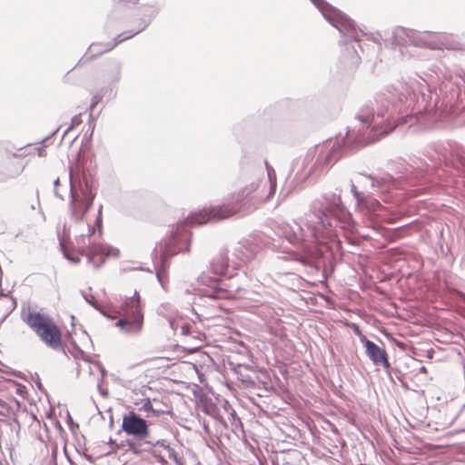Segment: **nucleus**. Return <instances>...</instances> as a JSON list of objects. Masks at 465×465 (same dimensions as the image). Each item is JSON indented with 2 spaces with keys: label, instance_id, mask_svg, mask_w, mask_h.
Instances as JSON below:
<instances>
[{
  "label": "nucleus",
  "instance_id": "obj_19",
  "mask_svg": "<svg viewBox=\"0 0 465 465\" xmlns=\"http://www.w3.org/2000/svg\"><path fill=\"white\" fill-rule=\"evenodd\" d=\"M121 78V66L119 64H114L105 74V80L110 84H116Z\"/></svg>",
  "mask_w": 465,
  "mask_h": 465
},
{
  "label": "nucleus",
  "instance_id": "obj_16",
  "mask_svg": "<svg viewBox=\"0 0 465 465\" xmlns=\"http://www.w3.org/2000/svg\"><path fill=\"white\" fill-rule=\"evenodd\" d=\"M147 26V24L144 23L143 26H141L140 28H138L137 30L135 31H129V32H124V33H122L120 35H118L114 40V43L111 44H107L106 45V47L104 49V50H101V51H97L98 54H103L104 52H107L109 50H112L114 47H115L117 45L123 43L124 41L127 40V39H130L132 38L133 36H134L135 35H137L138 33H140L141 31H143L145 27Z\"/></svg>",
  "mask_w": 465,
  "mask_h": 465
},
{
  "label": "nucleus",
  "instance_id": "obj_22",
  "mask_svg": "<svg viewBox=\"0 0 465 465\" xmlns=\"http://www.w3.org/2000/svg\"><path fill=\"white\" fill-rule=\"evenodd\" d=\"M273 309L268 305H262L259 308L258 314L263 319L268 320L273 316Z\"/></svg>",
  "mask_w": 465,
  "mask_h": 465
},
{
  "label": "nucleus",
  "instance_id": "obj_10",
  "mask_svg": "<svg viewBox=\"0 0 465 465\" xmlns=\"http://www.w3.org/2000/svg\"><path fill=\"white\" fill-rule=\"evenodd\" d=\"M351 191L356 200L358 211L369 216V221H372L373 217L380 215V211L382 209V206L379 201L369 195L370 192L359 191L358 187L353 183H351Z\"/></svg>",
  "mask_w": 465,
  "mask_h": 465
},
{
  "label": "nucleus",
  "instance_id": "obj_40",
  "mask_svg": "<svg viewBox=\"0 0 465 465\" xmlns=\"http://www.w3.org/2000/svg\"><path fill=\"white\" fill-rule=\"evenodd\" d=\"M215 306L222 308V305L220 303L214 304Z\"/></svg>",
  "mask_w": 465,
  "mask_h": 465
},
{
  "label": "nucleus",
  "instance_id": "obj_2",
  "mask_svg": "<svg viewBox=\"0 0 465 465\" xmlns=\"http://www.w3.org/2000/svg\"><path fill=\"white\" fill-rule=\"evenodd\" d=\"M351 221V215L342 204L340 195H325L313 202L311 211L300 223L281 225L280 233L292 248L281 247L276 240L257 232L239 242L233 255L241 262L249 263L256 258L263 246H271L293 255L294 260L304 265H311L322 255V247L326 239L333 236V228L338 224L347 227Z\"/></svg>",
  "mask_w": 465,
  "mask_h": 465
},
{
  "label": "nucleus",
  "instance_id": "obj_31",
  "mask_svg": "<svg viewBox=\"0 0 465 465\" xmlns=\"http://www.w3.org/2000/svg\"><path fill=\"white\" fill-rule=\"evenodd\" d=\"M60 184V179L57 177L54 181V195L58 198H63L62 195L60 194L59 191H58V186Z\"/></svg>",
  "mask_w": 465,
  "mask_h": 465
},
{
  "label": "nucleus",
  "instance_id": "obj_29",
  "mask_svg": "<svg viewBox=\"0 0 465 465\" xmlns=\"http://www.w3.org/2000/svg\"><path fill=\"white\" fill-rule=\"evenodd\" d=\"M60 246H61V248H62V250H63V252H64V257H65L66 259L70 260V261H71L72 262H74V263H77V262H79V259H78V258L74 259V258H72V257L69 255V253L64 250V244H63L62 242L60 243Z\"/></svg>",
  "mask_w": 465,
  "mask_h": 465
},
{
  "label": "nucleus",
  "instance_id": "obj_5",
  "mask_svg": "<svg viewBox=\"0 0 465 465\" xmlns=\"http://www.w3.org/2000/svg\"><path fill=\"white\" fill-rule=\"evenodd\" d=\"M197 282L199 287L195 290L199 299H207L215 303L219 300H234L242 297V290L233 283H226L216 277L205 273L201 274Z\"/></svg>",
  "mask_w": 465,
  "mask_h": 465
},
{
  "label": "nucleus",
  "instance_id": "obj_36",
  "mask_svg": "<svg viewBox=\"0 0 465 465\" xmlns=\"http://www.w3.org/2000/svg\"><path fill=\"white\" fill-rule=\"evenodd\" d=\"M38 151H39V153H38L39 156H43L45 151L43 149H39Z\"/></svg>",
  "mask_w": 465,
  "mask_h": 465
},
{
  "label": "nucleus",
  "instance_id": "obj_27",
  "mask_svg": "<svg viewBox=\"0 0 465 465\" xmlns=\"http://www.w3.org/2000/svg\"><path fill=\"white\" fill-rule=\"evenodd\" d=\"M84 297L85 301H86L89 304L93 305L96 310L100 311L102 313H104V312L102 311V309H101V308H99V307H98V305L96 304V302H95V299H94V297L93 295H89V296H87V295H84Z\"/></svg>",
  "mask_w": 465,
  "mask_h": 465
},
{
  "label": "nucleus",
  "instance_id": "obj_14",
  "mask_svg": "<svg viewBox=\"0 0 465 465\" xmlns=\"http://www.w3.org/2000/svg\"><path fill=\"white\" fill-rule=\"evenodd\" d=\"M413 29L398 26L393 29L391 35V43L399 46L411 45Z\"/></svg>",
  "mask_w": 465,
  "mask_h": 465
},
{
  "label": "nucleus",
  "instance_id": "obj_35",
  "mask_svg": "<svg viewBox=\"0 0 465 465\" xmlns=\"http://www.w3.org/2000/svg\"><path fill=\"white\" fill-rule=\"evenodd\" d=\"M97 368L102 371V377H104V371L103 370V368L100 365H97Z\"/></svg>",
  "mask_w": 465,
  "mask_h": 465
},
{
  "label": "nucleus",
  "instance_id": "obj_4",
  "mask_svg": "<svg viewBox=\"0 0 465 465\" xmlns=\"http://www.w3.org/2000/svg\"><path fill=\"white\" fill-rule=\"evenodd\" d=\"M69 188L71 215L75 222L81 223L94 199L91 183L85 174H83V177L80 178L78 168H71L69 172Z\"/></svg>",
  "mask_w": 465,
  "mask_h": 465
},
{
  "label": "nucleus",
  "instance_id": "obj_18",
  "mask_svg": "<svg viewBox=\"0 0 465 465\" xmlns=\"http://www.w3.org/2000/svg\"><path fill=\"white\" fill-rule=\"evenodd\" d=\"M342 56L347 60V64L351 66H357L360 64L361 57L354 45L347 47Z\"/></svg>",
  "mask_w": 465,
  "mask_h": 465
},
{
  "label": "nucleus",
  "instance_id": "obj_15",
  "mask_svg": "<svg viewBox=\"0 0 465 465\" xmlns=\"http://www.w3.org/2000/svg\"><path fill=\"white\" fill-rule=\"evenodd\" d=\"M228 256L226 252H221L211 262V270L213 274L219 276L225 273L228 268Z\"/></svg>",
  "mask_w": 465,
  "mask_h": 465
},
{
  "label": "nucleus",
  "instance_id": "obj_20",
  "mask_svg": "<svg viewBox=\"0 0 465 465\" xmlns=\"http://www.w3.org/2000/svg\"><path fill=\"white\" fill-rule=\"evenodd\" d=\"M141 411L146 412L147 418H153V417H159L162 414H164L165 411L162 410H156L153 408L152 402L150 400H146L142 407L140 408Z\"/></svg>",
  "mask_w": 465,
  "mask_h": 465
},
{
  "label": "nucleus",
  "instance_id": "obj_7",
  "mask_svg": "<svg viewBox=\"0 0 465 465\" xmlns=\"http://www.w3.org/2000/svg\"><path fill=\"white\" fill-rule=\"evenodd\" d=\"M319 9L323 17L335 27L342 35L359 42L365 34L361 29H357L354 22L345 14L329 5L324 0H311Z\"/></svg>",
  "mask_w": 465,
  "mask_h": 465
},
{
  "label": "nucleus",
  "instance_id": "obj_9",
  "mask_svg": "<svg viewBox=\"0 0 465 465\" xmlns=\"http://www.w3.org/2000/svg\"><path fill=\"white\" fill-rule=\"evenodd\" d=\"M448 35L445 33H436L431 31H417L413 29L411 45L419 48H427L430 50H440L447 43Z\"/></svg>",
  "mask_w": 465,
  "mask_h": 465
},
{
  "label": "nucleus",
  "instance_id": "obj_32",
  "mask_svg": "<svg viewBox=\"0 0 465 465\" xmlns=\"http://www.w3.org/2000/svg\"><path fill=\"white\" fill-rule=\"evenodd\" d=\"M168 321H169L170 327L173 331H175L177 329V327H178V323L173 319H172V318H169Z\"/></svg>",
  "mask_w": 465,
  "mask_h": 465
},
{
  "label": "nucleus",
  "instance_id": "obj_8",
  "mask_svg": "<svg viewBox=\"0 0 465 465\" xmlns=\"http://www.w3.org/2000/svg\"><path fill=\"white\" fill-rule=\"evenodd\" d=\"M24 321L48 347L53 349L60 347L61 331L49 316L29 312L24 316Z\"/></svg>",
  "mask_w": 465,
  "mask_h": 465
},
{
  "label": "nucleus",
  "instance_id": "obj_39",
  "mask_svg": "<svg viewBox=\"0 0 465 465\" xmlns=\"http://www.w3.org/2000/svg\"><path fill=\"white\" fill-rule=\"evenodd\" d=\"M59 131V128L55 129V131L52 134L53 135L55 134Z\"/></svg>",
  "mask_w": 465,
  "mask_h": 465
},
{
  "label": "nucleus",
  "instance_id": "obj_21",
  "mask_svg": "<svg viewBox=\"0 0 465 465\" xmlns=\"http://www.w3.org/2000/svg\"><path fill=\"white\" fill-rule=\"evenodd\" d=\"M94 227H92L89 223H87L86 232L80 233L76 236V241L78 244H82V248L85 246V239L90 238L94 234Z\"/></svg>",
  "mask_w": 465,
  "mask_h": 465
},
{
  "label": "nucleus",
  "instance_id": "obj_34",
  "mask_svg": "<svg viewBox=\"0 0 465 465\" xmlns=\"http://www.w3.org/2000/svg\"><path fill=\"white\" fill-rule=\"evenodd\" d=\"M167 305H162L160 308H159V313L163 314V310L166 308Z\"/></svg>",
  "mask_w": 465,
  "mask_h": 465
},
{
  "label": "nucleus",
  "instance_id": "obj_12",
  "mask_svg": "<svg viewBox=\"0 0 465 465\" xmlns=\"http://www.w3.org/2000/svg\"><path fill=\"white\" fill-rule=\"evenodd\" d=\"M360 341L365 347V353L367 357L374 365L382 366L385 369H389L391 367L387 352L384 349L367 339L364 335L360 337Z\"/></svg>",
  "mask_w": 465,
  "mask_h": 465
},
{
  "label": "nucleus",
  "instance_id": "obj_23",
  "mask_svg": "<svg viewBox=\"0 0 465 465\" xmlns=\"http://www.w3.org/2000/svg\"><path fill=\"white\" fill-rule=\"evenodd\" d=\"M356 182L359 184L370 183V185L372 188H374L375 186H379V182L376 181L373 177L368 175H360Z\"/></svg>",
  "mask_w": 465,
  "mask_h": 465
},
{
  "label": "nucleus",
  "instance_id": "obj_25",
  "mask_svg": "<svg viewBox=\"0 0 465 465\" xmlns=\"http://www.w3.org/2000/svg\"><path fill=\"white\" fill-rule=\"evenodd\" d=\"M168 452V458L173 460L176 465H181L183 463V460L181 458L178 457L177 452L173 448H169L167 450Z\"/></svg>",
  "mask_w": 465,
  "mask_h": 465
},
{
  "label": "nucleus",
  "instance_id": "obj_17",
  "mask_svg": "<svg viewBox=\"0 0 465 465\" xmlns=\"http://www.w3.org/2000/svg\"><path fill=\"white\" fill-rule=\"evenodd\" d=\"M115 95V92L114 90V87L111 86L109 88H103L99 91H97L92 97V102H91V104H90V110L92 111L95 106L96 104L104 97V96H108L109 98L110 97H114Z\"/></svg>",
  "mask_w": 465,
  "mask_h": 465
},
{
  "label": "nucleus",
  "instance_id": "obj_24",
  "mask_svg": "<svg viewBox=\"0 0 465 465\" xmlns=\"http://www.w3.org/2000/svg\"><path fill=\"white\" fill-rule=\"evenodd\" d=\"M4 305L5 306V310L7 313L13 312L16 307V302L14 298L9 296H4L2 300Z\"/></svg>",
  "mask_w": 465,
  "mask_h": 465
},
{
  "label": "nucleus",
  "instance_id": "obj_30",
  "mask_svg": "<svg viewBox=\"0 0 465 465\" xmlns=\"http://www.w3.org/2000/svg\"><path fill=\"white\" fill-rule=\"evenodd\" d=\"M154 446H159L164 448L166 450L170 448V445L166 440H158Z\"/></svg>",
  "mask_w": 465,
  "mask_h": 465
},
{
  "label": "nucleus",
  "instance_id": "obj_1",
  "mask_svg": "<svg viewBox=\"0 0 465 465\" xmlns=\"http://www.w3.org/2000/svg\"><path fill=\"white\" fill-rule=\"evenodd\" d=\"M426 81L420 77H410L398 82L376 98L377 109L363 107L356 114L345 138L336 137L310 148L303 158L293 163L295 179L299 183L313 181L325 174L331 166L344 156L348 150L372 143L391 133L396 126L395 114L410 117L427 109Z\"/></svg>",
  "mask_w": 465,
  "mask_h": 465
},
{
  "label": "nucleus",
  "instance_id": "obj_37",
  "mask_svg": "<svg viewBox=\"0 0 465 465\" xmlns=\"http://www.w3.org/2000/svg\"><path fill=\"white\" fill-rule=\"evenodd\" d=\"M97 46H98V45H92L90 46V49H95Z\"/></svg>",
  "mask_w": 465,
  "mask_h": 465
},
{
  "label": "nucleus",
  "instance_id": "obj_28",
  "mask_svg": "<svg viewBox=\"0 0 465 465\" xmlns=\"http://www.w3.org/2000/svg\"><path fill=\"white\" fill-rule=\"evenodd\" d=\"M192 325L190 323H183L181 325L182 334L184 336L191 334Z\"/></svg>",
  "mask_w": 465,
  "mask_h": 465
},
{
  "label": "nucleus",
  "instance_id": "obj_6",
  "mask_svg": "<svg viewBox=\"0 0 465 465\" xmlns=\"http://www.w3.org/2000/svg\"><path fill=\"white\" fill-rule=\"evenodd\" d=\"M122 317L115 325L129 335L139 334L143 326V312L141 303V297L137 291L131 297H125L120 307Z\"/></svg>",
  "mask_w": 465,
  "mask_h": 465
},
{
  "label": "nucleus",
  "instance_id": "obj_3",
  "mask_svg": "<svg viewBox=\"0 0 465 465\" xmlns=\"http://www.w3.org/2000/svg\"><path fill=\"white\" fill-rule=\"evenodd\" d=\"M270 191L264 198L260 195L259 187L263 176L262 169L253 170L251 173H243L241 176L243 186L232 193L228 203L214 206L210 209H203L198 213L188 215L186 221L179 223L174 232H172L165 243L156 244L153 257L162 269L157 270L156 277L161 286L165 289L166 282L163 280V272L165 270L167 259L179 252H188L191 234L187 225H201L209 221H219L229 218L236 213L242 215L252 213L264 201L268 200L276 190V176L274 170L267 166Z\"/></svg>",
  "mask_w": 465,
  "mask_h": 465
},
{
  "label": "nucleus",
  "instance_id": "obj_26",
  "mask_svg": "<svg viewBox=\"0 0 465 465\" xmlns=\"http://www.w3.org/2000/svg\"><path fill=\"white\" fill-rule=\"evenodd\" d=\"M80 115H74L72 118L71 125L64 132L63 137H64L75 125L80 124Z\"/></svg>",
  "mask_w": 465,
  "mask_h": 465
},
{
  "label": "nucleus",
  "instance_id": "obj_33",
  "mask_svg": "<svg viewBox=\"0 0 465 465\" xmlns=\"http://www.w3.org/2000/svg\"><path fill=\"white\" fill-rule=\"evenodd\" d=\"M101 224H102V221L100 219V217H98L95 221V225L98 226L99 228L101 227Z\"/></svg>",
  "mask_w": 465,
  "mask_h": 465
},
{
  "label": "nucleus",
  "instance_id": "obj_13",
  "mask_svg": "<svg viewBox=\"0 0 465 465\" xmlns=\"http://www.w3.org/2000/svg\"><path fill=\"white\" fill-rule=\"evenodd\" d=\"M85 254L87 256L88 262L93 263L95 268H98L104 262L106 257L119 256V251L113 247L100 243H89Z\"/></svg>",
  "mask_w": 465,
  "mask_h": 465
},
{
  "label": "nucleus",
  "instance_id": "obj_41",
  "mask_svg": "<svg viewBox=\"0 0 465 465\" xmlns=\"http://www.w3.org/2000/svg\"><path fill=\"white\" fill-rule=\"evenodd\" d=\"M181 465H183V463H182Z\"/></svg>",
  "mask_w": 465,
  "mask_h": 465
},
{
  "label": "nucleus",
  "instance_id": "obj_11",
  "mask_svg": "<svg viewBox=\"0 0 465 465\" xmlns=\"http://www.w3.org/2000/svg\"><path fill=\"white\" fill-rule=\"evenodd\" d=\"M122 428L126 434L137 439H143L149 432L145 420L134 411H130L123 418Z\"/></svg>",
  "mask_w": 465,
  "mask_h": 465
},
{
  "label": "nucleus",
  "instance_id": "obj_38",
  "mask_svg": "<svg viewBox=\"0 0 465 465\" xmlns=\"http://www.w3.org/2000/svg\"><path fill=\"white\" fill-rule=\"evenodd\" d=\"M420 371H421V372H425V371H426V368H425L424 366H422V367L420 368Z\"/></svg>",
  "mask_w": 465,
  "mask_h": 465
}]
</instances>
